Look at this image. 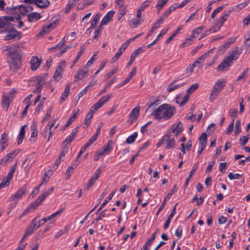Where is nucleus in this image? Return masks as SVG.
Returning <instances> with one entry per match:
<instances>
[{
  "label": "nucleus",
  "instance_id": "nucleus-57",
  "mask_svg": "<svg viewBox=\"0 0 250 250\" xmlns=\"http://www.w3.org/2000/svg\"><path fill=\"white\" fill-rule=\"evenodd\" d=\"M36 220V218H34L32 220V224H34L35 225V226L36 227V229H38L40 226L43 225L46 222L42 221V219L40 220L38 222H35V221Z\"/></svg>",
  "mask_w": 250,
  "mask_h": 250
},
{
  "label": "nucleus",
  "instance_id": "nucleus-34",
  "mask_svg": "<svg viewBox=\"0 0 250 250\" xmlns=\"http://www.w3.org/2000/svg\"><path fill=\"white\" fill-rule=\"evenodd\" d=\"M69 92H70V86H69V85H67L66 86L63 93L61 96L60 98L61 100V102H62L64 100H65V99L68 96Z\"/></svg>",
  "mask_w": 250,
  "mask_h": 250
},
{
  "label": "nucleus",
  "instance_id": "nucleus-33",
  "mask_svg": "<svg viewBox=\"0 0 250 250\" xmlns=\"http://www.w3.org/2000/svg\"><path fill=\"white\" fill-rule=\"evenodd\" d=\"M31 138H35L38 135V130L37 125L35 123H33L31 126Z\"/></svg>",
  "mask_w": 250,
  "mask_h": 250
},
{
  "label": "nucleus",
  "instance_id": "nucleus-63",
  "mask_svg": "<svg viewBox=\"0 0 250 250\" xmlns=\"http://www.w3.org/2000/svg\"><path fill=\"white\" fill-rule=\"evenodd\" d=\"M117 68H115L113 69V70H112L105 75V78H106L107 80L109 79L113 75L117 73Z\"/></svg>",
  "mask_w": 250,
  "mask_h": 250
},
{
  "label": "nucleus",
  "instance_id": "nucleus-21",
  "mask_svg": "<svg viewBox=\"0 0 250 250\" xmlns=\"http://www.w3.org/2000/svg\"><path fill=\"white\" fill-rule=\"evenodd\" d=\"M114 14V12L112 10L109 11L104 17L101 22V26L106 25L112 20Z\"/></svg>",
  "mask_w": 250,
  "mask_h": 250
},
{
  "label": "nucleus",
  "instance_id": "nucleus-13",
  "mask_svg": "<svg viewBox=\"0 0 250 250\" xmlns=\"http://www.w3.org/2000/svg\"><path fill=\"white\" fill-rule=\"evenodd\" d=\"M20 149H15L12 152L8 153L2 160L1 162H11L12 160L19 153Z\"/></svg>",
  "mask_w": 250,
  "mask_h": 250
},
{
  "label": "nucleus",
  "instance_id": "nucleus-43",
  "mask_svg": "<svg viewBox=\"0 0 250 250\" xmlns=\"http://www.w3.org/2000/svg\"><path fill=\"white\" fill-rule=\"evenodd\" d=\"M200 144H207V135L205 132L202 133L201 136L199 138Z\"/></svg>",
  "mask_w": 250,
  "mask_h": 250
},
{
  "label": "nucleus",
  "instance_id": "nucleus-10",
  "mask_svg": "<svg viewBox=\"0 0 250 250\" xmlns=\"http://www.w3.org/2000/svg\"><path fill=\"white\" fill-rule=\"evenodd\" d=\"M88 73V69L86 66H84L83 69H79L74 76V81L77 82L78 80L86 77Z\"/></svg>",
  "mask_w": 250,
  "mask_h": 250
},
{
  "label": "nucleus",
  "instance_id": "nucleus-5",
  "mask_svg": "<svg viewBox=\"0 0 250 250\" xmlns=\"http://www.w3.org/2000/svg\"><path fill=\"white\" fill-rule=\"evenodd\" d=\"M15 18L13 16H4L0 17V33H5V31H9L13 29V24Z\"/></svg>",
  "mask_w": 250,
  "mask_h": 250
},
{
  "label": "nucleus",
  "instance_id": "nucleus-31",
  "mask_svg": "<svg viewBox=\"0 0 250 250\" xmlns=\"http://www.w3.org/2000/svg\"><path fill=\"white\" fill-rule=\"evenodd\" d=\"M138 136L137 132H134L133 134L129 136L125 141V142L127 144H131L134 142Z\"/></svg>",
  "mask_w": 250,
  "mask_h": 250
},
{
  "label": "nucleus",
  "instance_id": "nucleus-17",
  "mask_svg": "<svg viewBox=\"0 0 250 250\" xmlns=\"http://www.w3.org/2000/svg\"><path fill=\"white\" fill-rule=\"evenodd\" d=\"M144 51L142 47H140L137 49H135L132 53L129 61L127 64V67H129L134 61L136 57Z\"/></svg>",
  "mask_w": 250,
  "mask_h": 250
},
{
  "label": "nucleus",
  "instance_id": "nucleus-40",
  "mask_svg": "<svg viewBox=\"0 0 250 250\" xmlns=\"http://www.w3.org/2000/svg\"><path fill=\"white\" fill-rule=\"evenodd\" d=\"M221 27V26H218V24L217 23H216L215 26L212 27L209 29L206 30L205 31L204 36H205L206 35H208L209 32L210 31H211L212 32H216L218 31L220 29Z\"/></svg>",
  "mask_w": 250,
  "mask_h": 250
},
{
  "label": "nucleus",
  "instance_id": "nucleus-51",
  "mask_svg": "<svg viewBox=\"0 0 250 250\" xmlns=\"http://www.w3.org/2000/svg\"><path fill=\"white\" fill-rule=\"evenodd\" d=\"M43 83H37L35 86V89L33 90L34 93H40L44 85Z\"/></svg>",
  "mask_w": 250,
  "mask_h": 250
},
{
  "label": "nucleus",
  "instance_id": "nucleus-37",
  "mask_svg": "<svg viewBox=\"0 0 250 250\" xmlns=\"http://www.w3.org/2000/svg\"><path fill=\"white\" fill-rule=\"evenodd\" d=\"M229 114L232 119V122L234 123V120L237 117V109L236 108L230 109L229 111Z\"/></svg>",
  "mask_w": 250,
  "mask_h": 250
},
{
  "label": "nucleus",
  "instance_id": "nucleus-29",
  "mask_svg": "<svg viewBox=\"0 0 250 250\" xmlns=\"http://www.w3.org/2000/svg\"><path fill=\"white\" fill-rule=\"evenodd\" d=\"M26 125H24L21 127L20 132L19 135L18 144L20 145L22 143L25 136V127Z\"/></svg>",
  "mask_w": 250,
  "mask_h": 250
},
{
  "label": "nucleus",
  "instance_id": "nucleus-12",
  "mask_svg": "<svg viewBox=\"0 0 250 250\" xmlns=\"http://www.w3.org/2000/svg\"><path fill=\"white\" fill-rule=\"evenodd\" d=\"M14 96L12 95V93L8 94L7 95H3L2 99V106L6 110H7L9 108L10 103L12 102Z\"/></svg>",
  "mask_w": 250,
  "mask_h": 250
},
{
  "label": "nucleus",
  "instance_id": "nucleus-8",
  "mask_svg": "<svg viewBox=\"0 0 250 250\" xmlns=\"http://www.w3.org/2000/svg\"><path fill=\"white\" fill-rule=\"evenodd\" d=\"M5 33H7L4 37V40L5 41L16 39L19 40L21 37V33L15 29L14 24H13V29H10L9 31H5Z\"/></svg>",
  "mask_w": 250,
  "mask_h": 250
},
{
  "label": "nucleus",
  "instance_id": "nucleus-11",
  "mask_svg": "<svg viewBox=\"0 0 250 250\" xmlns=\"http://www.w3.org/2000/svg\"><path fill=\"white\" fill-rule=\"evenodd\" d=\"M241 53V51H239L238 47L236 46L232 51L229 52V55L226 58L232 63L233 61H235L238 58Z\"/></svg>",
  "mask_w": 250,
  "mask_h": 250
},
{
  "label": "nucleus",
  "instance_id": "nucleus-46",
  "mask_svg": "<svg viewBox=\"0 0 250 250\" xmlns=\"http://www.w3.org/2000/svg\"><path fill=\"white\" fill-rule=\"evenodd\" d=\"M74 139L70 136H67L62 143V146L67 147Z\"/></svg>",
  "mask_w": 250,
  "mask_h": 250
},
{
  "label": "nucleus",
  "instance_id": "nucleus-39",
  "mask_svg": "<svg viewBox=\"0 0 250 250\" xmlns=\"http://www.w3.org/2000/svg\"><path fill=\"white\" fill-rule=\"evenodd\" d=\"M168 1V0H158V3L156 6L159 9V11H160L162 9Z\"/></svg>",
  "mask_w": 250,
  "mask_h": 250
},
{
  "label": "nucleus",
  "instance_id": "nucleus-26",
  "mask_svg": "<svg viewBox=\"0 0 250 250\" xmlns=\"http://www.w3.org/2000/svg\"><path fill=\"white\" fill-rule=\"evenodd\" d=\"M76 164H74L72 166L69 167L68 168L66 169L65 172V175L67 176V179L69 178L71 174L73 173L74 169H75L77 167L80 162H76Z\"/></svg>",
  "mask_w": 250,
  "mask_h": 250
},
{
  "label": "nucleus",
  "instance_id": "nucleus-50",
  "mask_svg": "<svg viewBox=\"0 0 250 250\" xmlns=\"http://www.w3.org/2000/svg\"><path fill=\"white\" fill-rule=\"evenodd\" d=\"M212 52L213 50L212 49H210L198 58V60L199 61H204L206 58L209 56V54L212 53Z\"/></svg>",
  "mask_w": 250,
  "mask_h": 250
},
{
  "label": "nucleus",
  "instance_id": "nucleus-35",
  "mask_svg": "<svg viewBox=\"0 0 250 250\" xmlns=\"http://www.w3.org/2000/svg\"><path fill=\"white\" fill-rule=\"evenodd\" d=\"M115 191H113L109 194L108 196L104 200V202L100 205V209H102L104 206L112 198Z\"/></svg>",
  "mask_w": 250,
  "mask_h": 250
},
{
  "label": "nucleus",
  "instance_id": "nucleus-52",
  "mask_svg": "<svg viewBox=\"0 0 250 250\" xmlns=\"http://www.w3.org/2000/svg\"><path fill=\"white\" fill-rule=\"evenodd\" d=\"M115 80L116 77H114L113 79L110 80L107 83L106 86L101 91L100 94L105 93L106 91L107 88L109 87L111 84H112L115 82Z\"/></svg>",
  "mask_w": 250,
  "mask_h": 250
},
{
  "label": "nucleus",
  "instance_id": "nucleus-23",
  "mask_svg": "<svg viewBox=\"0 0 250 250\" xmlns=\"http://www.w3.org/2000/svg\"><path fill=\"white\" fill-rule=\"evenodd\" d=\"M183 125L181 121H179L178 124L175 125H172L171 126V129H172V132L176 135H178L180 132L182 130Z\"/></svg>",
  "mask_w": 250,
  "mask_h": 250
},
{
  "label": "nucleus",
  "instance_id": "nucleus-9",
  "mask_svg": "<svg viewBox=\"0 0 250 250\" xmlns=\"http://www.w3.org/2000/svg\"><path fill=\"white\" fill-rule=\"evenodd\" d=\"M65 66V62L64 61H61L57 67L56 70L53 76V78L56 81L60 80L62 77Z\"/></svg>",
  "mask_w": 250,
  "mask_h": 250
},
{
  "label": "nucleus",
  "instance_id": "nucleus-22",
  "mask_svg": "<svg viewBox=\"0 0 250 250\" xmlns=\"http://www.w3.org/2000/svg\"><path fill=\"white\" fill-rule=\"evenodd\" d=\"M139 108H133L129 114V118L131 120V124H133L138 118L139 115Z\"/></svg>",
  "mask_w": 250,
  "mask_h": 250
},
{
  "label": "nucleus",
  "instance_id": "nucleus-19",
  "mask_svg": "<svg viewBox=\"0 0 250 250\" xmlns=\"http://www.w3.org/2000/svg\"><path fill=\"white\" fill-rule=\"evenodd\" d=\"M30 63L31 65V70L35 71L40 66L41 63V61L39 60L37 57H32L30 60Z\"/></svg>",
  "mask_w": 250,
  "mask_h": 250
},
{
  "label": "nucleus",
  "instance_id": "nucleus-2",
  "mask_svg": "<svg viewBox=\"0 0 250 250\" xmlns=\"http://www.w3.org/2000/svg\"><path fill=\"white\" fill-rule=\"evenodd\" d=\"M111 94H108L102 97L96 104H95L91 108L84 120V124L85 126L83 128L88 127L90 123L91 119L92 118L94 111H97L101 108L104 104L109 100L111 98Z\"/></svg>",
  "mask_w": 250,
  "mask_h": 250
},
{
  "label": "nucleus",
  "instance_id": "nucleus-28",
  "mask_svg": "<svg viewBox=\"0 0 250 250\" xmlns=\"http://www.w3.org/2000/svg\"><path fill=\"white\" fill-rule=\"evenodd\" d=\"M50 4L48 0H37L36 5L41 8H45Z\"/></svg>",
  "mask_w": 250,
  "mask_h": 250
},
{
  "label": "nucleus",
  "instance_id": "nucleus-60",
  "mask_svg": "<svg viewBox=\"0 0 250 250\" xmlns=\"http://www.w3.org/2000/svg\"><path fill=\"white\" fill-rule=\"evenodd\" d=\"M227 164L226 162L221 163L219 165V170L222 173L225 172V169L227 168Z\"/></svg>",
  "mask_w": 250,
  "mask_h": 250
},
{
  "label": "nucleus",
  "instance_id": "nucleus-53",
  "mask_svg": "<svg viewBox=\"0 0 250 250\" xmlns=\"http://www.w3.org/2000/svg\"><path fill=\"white\" fill-rule=\"evenodd\" d=\"M249 139L248 136H241L239 139V143L241 146H244L248 143Z\"/></svg>",
  "mask_w": 250,
  "mask_h": 250
},
{
  "label": "nucleus",
  "instance_id": "nucleus-15",
  "mask_svg": "<svg viewBox=\"0 0 250 250\" xmlns=\"http://www.w3.org/2000/svg\"><path fill=\"white\" fill-rule=\"evenodd\" d=\"M58 22L59 21L57 19L55 20V21H53L51 23L48 24L46 26H44L39 34H42L45 33H49L51 30H52L56 26Z\"/></svg>",
  "mask_w": 250,
  "mask_h": 250
},
{
  "label": "nucleus",
  "instance_id": "nucleus-18",
  "mask_svg": "<svg viewBox=\"0 0 250 250\" xmlns=\"http://www.w3.org/2000/svg\"><path fill=\"white\" fill-rule=\"evenodd\" d=\"M27 190L25 186L20 188L14 195L11 197L10 201H14L15 199L21 198L23 195L27 192Z\"/></svg>",
  "mask_w": 250,
  "mask_h": 250
},
{
  "label": "nucleus",
  "instance_id": "nucleus-48",
  "mask_svg": "<svg viewBox=\"0 0 250 250\" xmlns=\"http://www.w3.org/2000/svg\"><path fill=\"white\" fill-rule=\"evenodd\" d=\"M106 215V210H103L100 213L98 217L95 219L92 222V223H94L95 222H97L99 221L102 219Z\"/></svg>",
  "mask_w": 250,
  "mask_h": 250
},
{
  "label": "nucleus",
  "instance_id": "nucleus-41",
  "mask_svg": "<svg viewBox=\"0 0 250 250\" xmlns=\"http://www.w3.org/2000/svg\"><path fill=\"white\" fill-rule=\"evenodd\" d=\"M53 110L52 106H50L47 110L46 114L42 119V122L43 123L45 121L48 120L51 117V114Z\"/></svg>",
  "mask_w": 250,
  "mask_h": 250
},
{
  "label": "nucleus",
  "instance_id": "nucleus-55",
  "mask_svg": "<svg viewBox=\"0 0 250 250\" xmlns=\"http://www.w3.org/2000/svg\"><path fill=\"white\" fill-rule=\"evenodd\" d=\"M89 147V146L85 144V145L81 149L76 159V162H78V159L81 157V156L83 154V153L84 152V151L86 150V148H87Z\"/></svg>",
  "mask_w": 250,
  "mask_h": 250
},
{
  "label": "nucleus",
  "instance_id": "nucleus-38",
  "mask_svg": "<svg viewBox=\"0 0 250 250\" xmlns=\"http://www.w3.org/2000/svg\"><path fill=\"white\" fill-rule=\"evenodd\" d=\"M100 17H101V14L100 13H97L96 14V15L95 16L93 20L91 21V27L88 29V30L95 27L98 21L100 19Z\"/></svg>",
  "mask_w": 250,
  "mask_h": 250
},
{
  "label": "nucleus",
  "instance_id": "nucleus-4",
  "mask_svg": "<svg viewBox=\"0 0 250 250\" xmlns=\"http://www.w3.org/2000/svg\"><path fill=\"white\" fill-rule=\"evenodd\" d=\"M54 188L52 187L49 188L47 191L41 194L38 199L34 202L32 204H31L22 213V215H25L31 208L35 209L39 205H40L42 201H43L45 198L51 194Z\"/></svg>",
  "mask_w": 250,
  "mask_h": 250
},
{
  "label": "nucleus",
  "instance_id": "nucleus-25",
  "mask_svg": "<svg viewBox=\"0 0 250 250\" xmlns=\"http://www.w3.org/2000/svg\"><path fill=\"white\" fill-rule=\"evenodd\" d=\"M79 111V110H78L77 112L73 113L72 115L69 117L66 123L63 126L62 130H64L76 119Z\"/></svg>",
  "mask_w": 250,
  "mask_h": 250
},
{
  "label": "nucleus",
  "instance_id": "nucleus-14",
  "mask_svg": "<svg viewBox=\"0 0 250 250\" xmlns=\"http://www.w3.org/2000/svg\"><path fill=\"white\" fill-rule=\"evenodd\" d=\"M232 10L230 9L227 11H225L222 14V16L218 19L217 21L218 26H222L225 21H227L228 17L231 13Z\"/></svg>",
  "mask_w": 250,
  "mask_h": 250
},
{
  "label": "nucleus",
  "instance_id": "nucleus-1",
  "mask_svg": "<svg viewBox=\"0 0 250 250\" xmlns=\"http://www.w3.org/2000/svg\"><path fill=\"white\" fill-rule=\"evenodd\" d=\"M176 112V110L174 106L169 104H164L154 110L151 115L157 120H160L163 119L167 120L171 118Z\"/></svg>",
  "mask_w": 250,
  "mask_h": 250
},
{
  "label": "nucleus",
  "instance_id": "nucleus-47",
  "mask_svg": "<svg viewBox=\"0 0 250 250\" xmlns=\"http://www.w3.org/2000/svg\"><path fill=\"white\" fill-rule=\"evenodd\" d=\"M224 5H222V6H219L218 8H217L216 9H214L211 15V18L212 19L214 18L215 16L217 14H218V13H219L222 10H223V9L224 8Z\"/></svg>",
  "mask_w": 250,
  "mask_h": 250
},
{
  "label": "nucleus",
  "instance_id": "nucleus-49",
  "mask_svg": "<svg viewBox=\"0 0 250 250\" xmlns=\"http://www.w3.org/2000/svg\"><path fill=\"white\" fill-rule=\"evenodd\" d=\"M84 50H85L83 46H81L79 52L78 53L76 58H75V59L74 61V64H75V63L79 61V60L80 59L84 51Z\"/></svg>",
  "mask_w": 250,
  "mask_h": 250
},
{
  "label": "nucleus",
  "instance_id": "nucleus-7",
  "mask_svg": "<svg viewBox=\"0 0 250 250\" xmlns=\"http://www.w3.org/2000/svg\"><path fill=\"white\" fill-rule=\"evenodd\" d=\"M225 86V82L218 80L217 82L215 83L213 89L211 91V92L210 94V100L211 101H213L215 99V97H212L213 96H217L219 93L223 89V87Z\"/></svg>",
  "mask_w": 250,
  "mask_h": 250
},
{
  "label": "nucleus",
  "instance_id": "nucleus-27",
  "mask_svg": "<svg viewBox=\"0 0 250 250\" xmlns=\"http://www.w3.org/2000/svg\"><path fill=\"white\" fill-rule=\"evenodd\" d=\"M164 21V18L163 16H161L160 18L156 22H155L151 30V32H154L155 30H156L158 28L160 27V25L162 24Z\"/></svg>",
  "mask_w": 250,
  "mask_h": 250
},
{
  "label": "nucleus",
  "instance_id": "nucleus-3",
  "mask_svg": "<svg viewBox=\"0 0 250 250\" xmlns=\"http://www.w3.org/2000/svg\"><path fill=\"white\" fill-rule=\"evenodd\" d=\"M11 54L12 56L10 57L9 65L10 70L15 71L19 69L21 66V55L19 50H15Z\"/></svg>",
  "mask_w": 250,
  "mask_h": 250
},
{
  "label": "nucleus",
  "instance_id": "nucleus-54",
  "mask_svg": "<svg viewBox=\"0 0 250 250\" xmlns=\"http://www.w3.org/2000/svg\"><path fill=\"white\" fill-rule=\"evenodd\" d=\"M91 86H92V84H90L88 85L84 89H83L81 92H80L78 94V96L79 97L78 99H79L85 93H86L87 90L90 89V88L91 87Z\"/></svg>",
  "mask_w": 250,
  "mask_h": 250
},
{
  "label": "nucleus",
  "instance_id": "nucleus-42",
  "mask_svg": "<svg viewBox=\"0 0 250 250\" xmlns=\"http://www.w3.org/2000/svg\"><path fill=\"white\" fill-rule=\"evenodd\" d=\"M75 5V4L73 1H72V0H69L68 3L67 4L66 7L65 8V14L68 13L70 12V10Z\"/></svg>",
  "mask_w": 250,
  "mask_h": 250
},
{
  "label": "nucleus",
  "instance_id": "nucleus-20",
  "mask_svg": "<svg viewBox=\"0 0 250 250\" xmlns=\"http://www.w3.org/2000/svg\"><path fill=\"white\" fill-rule=\"evenodd\" d=\"M165 141L167 142L166 149H170L173 147L175 146V140L173 137H171L168 134L165 135Z\"/></svg>",
  "mask_w": 250,
  "mask_h": 250
},
{
  "label": "nucleus",
  "instance_id": "nucleus-45",
  "mask_svg": "<svg viewBox=\"0 0 250 250\" xmlns=\"http://www.w3.org/2000/svg\"><path fill=\"white\" fill-rule=\"evenodd\" d=\"M57 121V119H53L51 121L49 122V123L46 125L45 126V128L44 130V134H45L47 132V129H52V127H53L55 125V124L56 121Z\"/></svg>",
  "mask_w": 250,
  "mask_h": 250
},
{
  "label": "nucleus",
  "instance_id": "nucleus-61",
  "mask_svg": "<svg viewBox=\"0 0 250 250\" xmlns=\"http://www.w3.org/2000/svg\"><path fill=\"white\" fill-rule=\"evenodd\" d=\"M183 228L181 226H179L175 231V235L178 238H180L182 235Z\"/></svg>",
  "mask_w": 250,
  "mask_h": 250
},
{
  "label": "nucleus",
  "instance_id": "nucleus-6",
  "mask_svg": "<svg viewBox=\"0 0 250 250\" xmlns=\"http://www.w3.org/2000/svg\"><path fill=\"white\" fill-rule=\"evenodd\" d=\"M199 87L198 83L192 84L187 90V94L185 95L183 99L178 98L176 100L177 103L180 104V106L184 105L189 99L188 94L192 93L195 91Z\"/></svg>",
  "mask_w": 250,
  "mask_h": 250
},
{
  "label": "nucleus",
  "instance_id": "nucleus-24",
  "mask_svg": "<svg viewBox=\"0 0 250 250\" xmlns=\"http://www.w3.org/2000/svg\"><path fill=\"white\" fill-rule=\"evenodd\" d=\"M27 18L29 22H34L39 20L41 18V16L38 13L31 12L28 15Z\"/></svg>",
  "mask_w": 250,
  "mask_h": 250
},
{
  "label": "nucleus",
  "instance_id": "nucleus-16",
  "mask_svg": "<svg viewBox=\"0 0 250 250\" xmlns=\"http://www.w3.org/2000/svg\"><path fill=\"white\" fill-rule=\"evenodd\" d=\"M232 63L225 58L216 68L217 71H222L225 69H228L231 66Z\"/></svg>",
  "mask_w": 250,
  "mask_h": 250
},
{
  "label": "nucleus",
  "instance_id": "nucleus-62",
  "mask_svg": "<svg viewBox=\"0 0 250 250\" xmlns=\"http://www.w3.org/2000/svg\"><path fill=\"white\" fill-rule=\"evenodd\" d=\"M101 172H102V169L100 167L96 170L95 173L92 177H93L96 180H97L98 179Z\"/></svg>",
  "mask_w": 250,
  "mask_h": 250
},
{
  "label": "nucleus",
  "instance_id": "nucleus-56",
  "mask_svg": "<svg viewBox=\"0 0 250 250\" xmlns=\"http://www.w3.org/2000/svg\"><path fill=\"white\" fill-rule=\"evenodd\" d=\"M249 70V68H246L244 72L238 77L237 81H240L242 79H245Z\"/></svg>",
  "mask_w": 250,
  "mask_h": 250
},
{
  "label": "nucleus",
  "instance_id": "nucleus-58",
  "mask_svg": "<svg viewBox=\"0 0 250 250\" xmlns=\"http://www.w3.org/2000/svg\"><path fill=\"white\" fill-rule=\"evenodd\" d=\"M98 136L97 134H94L92 136L90 139L86 143L89 146H90L95 141H96Z\"/></svg>",
  "mask_w": 250,
  "mask_h": 250
},
{
  "label": "nucleus",
  "instance_id": "nucleus-36",
  "mask_svg": "<svg viewBox=\"0 0 250 250\" xmlns=\"http://www.w3.org/2000/svg\"><path fill=\"white\" fill-rule=\"evenodd\" d=\"M17 8H19L20 13L21 14H22V15H25L26 14V13H27L26 9H25V6H24L23 5H21L18 6H15V7L12 6L11 8V9L14 11V10H16Z\"/></svg>",
  "mask_w": 250,
  "mask_h": 250
},
{
  "label": "nucleus",
  "instance_id": "nucleus-44",
  "mask_svg": "<svg viewBox=\"0 0 250 250\" xmlns=\"http://www.w3.org/2000/svg\"><path fill=\"white\" fill-rule=\"evenodd\" d=\"M124 51L122 50V48H120L116 53L115 55L112 59L113 62H116L121 56Z\"/></svg>",
  "mask_w": 250,
  "mask_h": 250
},
{
  "label": "nucleus",
  "instance_id": "nucleus-59",
  "mask_svg": "<svg viewBox=\"0 0 250 250\" xmlns=\"http://www.w3.org/2000/svg\"><path fill=\"white\" fill-rule=\"evenodd\" d=\"M241 176V175L238 173H236L234 175L232 172H230L228 175V177L230 180H232L233 179H238Z\"/></svg>",
  "mask_w": 250,
  "mask_h": 250
},
{
  "label": "nucleus",
  "instance_id": "nucleus-32",
  "mask_svg": "<svg viewBox=\"0 0 250 250\" xmlns=\"http://www.w3.org/2000/svg\"><path fill=\"white\" fill-rule=\"evenodd\" d=\"M37 229H36V227L35 226L34 224H33L32 225L29 226V227L25 230L24 233L27 236H29L31 235L34 232V230H36Z\"/></svg>",
  "mask_w": 250,
  "mask_h": 250
},
{
  "label": "nucleus",
  "instance_id": "nucleus-64",
  "mask_svg": "<svg viewBox=\"0 0 250 250\" xmlns=\"http://www.w3.org/2000/svg\"><path fill=\"white\" fill-rule=\"evenodd\" d=\"M96 181V180L93 177H91L88 181L87 185V189H88L91 187H92L94 185Z\"/></svg>",
  "mask_w": 250,
  "mask_h": 250
},
{
  "label": "nucleus",
  "instance_id": "nucleus-30",
  "mask_svg": "<svg viewBox=\"0 0 250 250\" xmlns=\"http://www.w3.org/2000/svg\"><path fill=\"white\" fill-rule=\"evenodd\" d=\"M177 80H174L172 83H171L168 86L167 90L169 92H172L177 88L180 87L181 86L183 85L185 83H182L181 84H176L174 83L177 82Z\"/></svg>",
  "mask_w": 250,
  "mask_h": 250
}]
</instances>
